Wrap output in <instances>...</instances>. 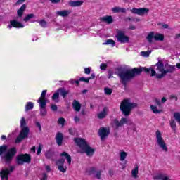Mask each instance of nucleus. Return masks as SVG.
<instances>
[{"instance_id": "1", "label": "nucleus", "mask_w": 180, "mask_h": 180, "mask_svg": "<svg viewBox=\"0 0 180 180\" xmlns=\"http://www.w3.org/2000/svg\"><path fill=\"white\" fill-rule=\"evenodd\" d=\"M157 70L159 74H157V72L154 70V69L146 68H140L134 69H121L118 71L117 75L120 79V82L123 85H126L129 81L133 79L136 77L137 74H141L144 71L147 72V74H150V77H155L158 79H161V78H164L167 74H172L175 71V65H172L168 63L164 65V63L161 62H158L156 64Z\"/></svg>"}, {"instance_id": "2", "label": "nucleus", "mask_w": 180, "mask_h": 180, "mask_svg": "<svg viewBox=\"0 0 180 180\" xmlns=\"http://www.w3.org/2000/svg\"><path fill=\"white\" fill-rule=\"evenodd\" d=\"M16 148L13 147L8 150V146L2 145L0 146L1 161H4L6 164H9L16 155Z\"/></svg>"}, {"instance_id": "3", "label": "nucleus", "mask_w": 180, "mask_h": 180, "mask_svg": "<svg viewBox=\"0 0 180 180\" xmlns=\"http://www.w3.org/2000/svg\"><path fill=\"white\" fill-rule=\"evenodd\" d=\"M26 120L25 117H22L20 121V127L21 129L19 136L15 139V143H19L25 139L29 137V133H30V129L27 126Z\"/></svg>"}, {"instance_id": "4", "label": "nucleus", "mask_w": 180, "mask_h": 180, "mask_svg": "<svg viewBox=\"0 0 180 180\" xmlns=\"http://www.w3.org/2000/svg\"><path fill=\"white\" fill-rule=\"evenodd\" d=\"M74 141L81 148L83 153H86L88 157H92L94 155L95 149L91 148L84 139L76 138L74 139Z\"/></svg>"}, {"instance_id": "5", "label": "nucleus", "mask_w": 180, "mask_h": 180, "mask_svg": "<svg viewBox=\"0 0 180 180\" xmlns=\"http://www.w3.org/2000/svg\"><path fill=\"white\" fill-rule=\"evenodd\" d=\"M74 141L81 148L83 153H86L88 157H92L94 155L95 149L91 148L84 139L76 138L74 139Z\"/></svg>"}, {"instance_id": "6", "label": "nucleus", "mask_w": 180, "mask_h": 180, "mask_svg": "<svg viewBox=\"0 0 180 180\" xmlns=\"http://www.w3.org/2000/svg\"><path fill=\"white\" fill-rule=\"evenodd\" d=\"M136 106H137L136 103H131L130 100L125 99L122 101L120 108L124 116H129L131 112V109L136 108Z\"/></svg>"}, {"instance_id": "7", "label": "nucleus", "mask_w": 180, "mask_h": 180, "mask_svg": "<svg viewBox=\"0 0 180 180\" xmlns=\"http://www.w3.org/2000/svg\"><path fill=\"white\" fill-rule=\"evenodd\" d=\"M156 136V143L162 150V151H165V153H168V146H167V143H165V141L164 140V138H162V134L160 130H158L155 133Z\"/></svg>"}, {"instance_id": "8", "label": "nucleus", "mask_w": 180, "mask_h": 180, "mask_svg": "<svg viewBox=\"0 0 180 180\" xmlns=\"http://www.w3.org/2000/svg\"><path fill=\"white\" fill-rule=\"evenodd\" d=\"M17 160V164L18 165H23L25 162L27 164H29L32 161V156H30V154H20L18 155L16 158Z\"/></svg>"}, {"instance_id": "9", "label": "nucleus", "mask_w": 180, "mask_h": 180, "mask_svg": "<svg viewBox=\"0 0 180 180\" xmlns=\"http://www.w3.org/2000/svg\"><path fill=\"white\" fill-rule=\"evenodd\" d=\"M115 37L120 43H129V40H130V38L126 36V32L122 30L117 31Z\"/></svg>"}, {"instance_id": "10", "label": "nucleus", "mask_w": 180, "mask_h": 180, "mask_svg": "<svg viewBox=\"0 0 180 180\" xmlns=\"http://www.w3.org/2000/svg\"><path fill=\"white\" fill-rule=\"evenodd\" d=\"M15 169V167L11 166L10 168L2 169L0 171V176L1 180H8L9 179V174L12 172Z\"/></svg>"}, {"instance_id": "11", "label": "nucleus", "mask_w": 180, "mask_h": 180, "mask_svg": "<svg viewBox=\"0 0 180 180\" xmlns=\"http://www.w3.org/2000/svg\"><path fill=\"white\" fill-rule=\"evenodd\" d=\"M131 13H134V15H139V16H144L145 15H148L150 9L147 8H133L132 9H131Z\"/></svg>"}, {"instance_id": "12", "label": "nucleus", "mask_w": 180, "mask_h": 180, "mask_svg": "<svg viewBox=\"0 0 180 180\" xmlns=\"http://www.w3.org/2000/svg\"><path fill=\"white\" fill-rule=\"evenodd\" d=\"M110 133V130L106 127H101L98 130V136L101 140H103L105 137H108Z\"/></svg>"}, {"instance_id": "13", "label": "nucleus", "mask_w": 180, "mask_h": 180, "mask_svg": "<svg viewBox=\"0 0 180 180\" xmlns=\"http://www.w3.org/2000/svg\"><path fill=\"white\" fill-rule=\"evenodd\" d=\"M12 27H15L17 29H22L25 27V25L22 24V22L13 20L10 22V25H8V29H12Z\"/></svg>"}, {"instance_id": "14", "label": "nucleus", "mask_w": 180, "mask_h": 180, "mask_svg": "<svg viewBox=\"0 0 180 180\" xmlns=\"http://www.w3.org/2000/svg\"><path fill=\"white\" fill-rule=\"evenodd\" d=\"M153 179L156 180H171V176H169L168 174L165 173H159L156 174Z\"/></svg>"}, {"instance_id": "15", "label": "nucleus", "mask_w": 180, "mask_h": 180, "mask_svg": "<svg viewBox=\"0 0 180 180\" xmlns=\"http://www.w3.org/2000/svg\"><path fill=\"white\" fill-rule=\"evenodd\" d=\"M111 126L114 130H117L119 127H123L122 118L119 121L117 120H113L111 122Z\"/></svg>"}, {"instance_id": "16", "label": "nucleus", "mask_w": 180, "mask_h": 180, "mask_svg": "<svg viewBox=\"0 0 180 180\" xmlns=\"http://www.w3.org/2000/svg\"><path fill=\"white\" fill-rule=\"evenodd\" d=\"M47 105V103H39V115L41 116H46L47 115V109L46 108V106Z\"/></svg>"}, {"instance_id": "17", "label": "nucleus", "mask_w": 180, "mask_h": 180, "mask_svg": "<svg viewBox=\"0 0 180 180\" xmlns=\"http://www.w3.org/2000/svg\"><path fill=\"white\" fill-rule=\"evenodd\" d=\"M112 12L113 13H126L127 12V10L124 8L120 7V6H115L111 8Z\"/></svg>"}, {"instance_id": "18", "label": "nucleus", "mask_w": 180, "mask_h": 180, "mask_svg": "<svg viewBox=\"0 0 180 180\" xmlns=\"http://www.w3.org/2000/svg\"><path fill=\"white\" fill-rule=\"evenodd\" d=\"M100 20L101 22H105L108 25H110L111 23H113V17H112V15H106V16L100 18Z\"/></svg>"}, {"instance_id": "19", "label": "nucleus", "mask_w": 180, "mask_h": 180, "mask_svg": "<svg viewBox=\"0 0 180 180\" xmlns=\"http://www.w3.org/2000/svg\"><path fill=\"white\" fill-rule=\"evenodd\" d=\"M70 13H71V11L70 10H63L56 12L57 16H61L62 18H67Z\"/></svg>"}, {"instance_id": "20", "label": "nucleus", "mask_w": 180, "mask_h": 180, "mask_svg": "<svg viewBox=\"0 0 180 180\" xmlns=\"http://www.w3.org/2000/svg\"><path fill=\"white\" fill-rule=\"evenodd\" d=\"M26 11V4H23L17 11L18 18L17 19L20 18L22 19V16H23V12Z\"/></svg>"}, {"instance_id": "21", "label": "nucleus", "mask_w": 180, "mask_h": 180, "mask_svg": "<svg viewBox=\"0 0 180 180\" xmlns=\"http://www.w3.org/2000/svg\"><path fill=\"white\" fill-rule=\"evenodd\" d=\"M81 103L77 100H74L72 103V108L75 112H79L81 110Z\"/></svg>"}, {"instance_id": "22", "label": "nucleus", "mask_w": 180, "mask_h": 180, "mask_svg": "<svg viewBox=\"0 0 180 180\" xmlns=\"http://www.w3.org/2000/svg\"><path fill=\"white\" fill-rule=\"evenodd\" d=\"M47 94V90H44L41 94V98L37 100L38 103H46V95Z\"/></svg>"}, {"instance_id": "23", "label": "nucleus", "mask_w": 180, "mask_h": 180, "mask_svg": "<svg viewBox=\"0 0 180 180\" xmlns=\"http://www.w3.org/2000/svg\"><path fill=\"white\" fill-rule=\"evenodd\" d=\"M58 92H59L60 96H62L63 98H66L67 95L70 94V91L65 90V89L64 88L58 89Z\"/></svg>"}, {"instance_id": "24", "label": "nucleus", "mask_w": 180, "mask_h": 180, "mask_svg": "<svg viewBox=\"0 0 180 180\" xmlns=\"http://www.w3.org/2000/svg\"><path fill=\"white\" fill-rule=\"evenodd\" d=\"M63 134L60 132H58L56 136V143L58 146H61V144H63Z\"/></svg>"}, {"instance_id": "25", "label": "nucleus", "mask_w": 180, "mask_h": 180, "mask_svg": "<svg viewBox=\"0 0 180 180\" xmlns=\"http://www.w3.org/2000/svg\"><path fill=\"white\" fill-rule=\"evenodd\" d=\"M108 115V108H104L103 111L98 114V119H105Z\"/></svg>"}, {"instance_id": "26", "label": "nucleus", "mask_w": 180, "mask_h": 180, "mask_svg": "<svg viewBox=\"0 0 180 180\" xmlns=\"http://www.w3.org/2000/svg\"><path fill=\"white\" fill-rule=\"evenodd\" d=\"M84 4L82 1H69L70 6L75 7V6H81Z\"/></svg>"}, {"instance_id": "27", "label": "nucleus", "mask_w": 180, "mask_h": 180, "mask_svg": "<svg viewBox=\"0 0 180 180\" xmlns=\"http://www.w3.org/2000/svg\"><path fill=\"white\" fill-rule=\"evenodd\" d=\"M131 176L134 179L139 178V166H136L134 169L131 170Z\"/></svg>"}, {"instance_id": "28", "label": "nucleus", "mask_w": 180, "mask_h": 180, "mask_svg": "<svg viewBox=\"0 0 180 180\" xmlns=\"http://www.w3.org/2000/svg\"><path fill=\"white\" fill-rule=\"evenodd\" d=\"M122 123H123V124H128L129 126L132 125L134 127L135 126L133 121H131V120L128 119V118L122 117Z\"/></svg>"}, {"instance_id": "29", "label": "nucleus", "mask_w": 180, "mask_h": 180, "mask_svg": "<svg viewBox=\"0 0 180 180\" xmlns=\"http://www.w3.org/2000/svg\"><path fill=\"white\" fill-rule=\"evenodd\" d=\"M119 155H120V160L122 162L124 161V160H126V158H127V153H126L123 150L120 151Z\"/></svg>"}, {"instance_id": "30", "label": "nucleus", "mask_w": 180, "mask_h": 180, "mask_svg": "<svg viewBox=\"0 0 180 180\" xmlns=\"http://www.w3.org/2000/svg\"><path fill=\"white\" fill-rule=\"evenodd\" d=\"M60 155H61V157H65V159L67 160L69 165H71V155H70L68 153H67V152H63L60 154Z\"/></svg>"}, {"instance_id": "31", "label": "nucleus", "mask_w": 180, "mask_h": 180, "mask_svg": "<svg viewBox=\"0 0 180 180\" xmlns=\"http://www.w3.org/2000/svg\"><path fill=\"white\" fill-rule=\"evenodd\" d=\"M103 46H108L109 44H111L112 47H115L116 45V43L115 41L112 39H107L104 43H103Z\"/></svg>"}, {"instance_id": "32", "label": "nucleus", "mask_w": 180, "mask_h": 180, "mask_svg": "<svg viewBox=\"0 0 180 180\" xmlns=\"http://www.w3.org/2000/svg\"><path fill=\"white\" fill-rule=\"evenodd\" d=\"M34 107V104H33L32 102H27L25 105V112H27V110H32L33 108Z\"/></svg>"}, {"instance_id": "33", "label": "nucleus", "mask_w": 180, "mask_h": 180, "mask_svg": "<svg viewBox=\"0 0 180 180\" xmlns=\"http://www.w3.org/2000/svg\"><path fill=\"white\" fill-rule=\"evenodd\" d=\"M170 127L173 131H176V122L174 120H171L169 122Z\"/></svg>"}, {"instance_id": "34", "label": "nucleus", "mask_w": 180, "mask_h": 180, "mask_svg": "<svg viewBox=\"0 0 180 180\" xmlns=\"http://www.w3.org/2000/svg\"><path fill=\"white\" fill-rule=\"evenodd\" d=\"M155 33L154 32H150L148 34L146 39L149 43H153V39H154Z\"/></svg>"}, {"instance_id": "35", "label": "nucleus", "mask_w": 180, "mask_h": 180, "mask_svg": "<svg viewBox=\"0 0 180 180\" xmlns=\"http://www.w3.org/2000/svg\"><path fill=\"white\" fill-rule=\"evenodd\" d=\"M58 98H60V93L58 92V90H57L52 96V101H54V102H58Z\"/></svg>"}, {"instance_id": "36", "label": "nucleus", "mask_w": 180, "mask_h": 180, "mask_svg": "<svg viewBox=\"0 0 180 180\" xmlns=\"http://www.w3.org/2000/svg\"><path fill=\"white\" fill-rule=\"evenodd\" d=\"M154 39L156 41H162L164 40V35H162V34L156 33L155 34Z\"/></svg>"}, {"instance_id": "37", "label": "nucleus", "mask_w": 180, "mask_h": 180, "mask_svg": "<svg viewBox=\"0 0 180 180\" xmlns=\"http://www.w3.org/2000/svg\"><path fill=\"white\" fill-rule=\"evenodd\" d=\"M34 18V15L33 13L27 15L25 18L23 19L24 22H29L30 19H33Z\"/></svg>"}, {"instance_id": "38", "label": "nucleus", "mask_w": 180, "mask_h": 180, "mask_svg": "<svg viewBox=\"0 0 180 180\" xmlns=\"http://www.w3.org/2000/svg\"><path fill=\"white\" fill-rule=\"evenodd\" d=\"M88 175H93L96 172V169L95 167H91L86 170Z\"/></svg>"}, {"instance_id": "39", "label": "nucleus", "mask_w": 180, "mask_h": 180, "mask_svg": "<svg viewBox=\"0 0 180 180\" xmlns=\"http://www.w3.org/2000/svg\"><path fill=\"white\" fill-rule=\"evenodd\" d=\"M53 150H47L45 153V157L49 160L50 158H51V157H53Z\"/></svg>"}, {"instance_id": "40", "label": "nucleus", "mask_w": 180, "mask_h": 180, "mask_svg": "<svg viewBox=\"0 0 180 180\" xmlns=\"http://www.w3.org/2000/svg\"><path fill=\"white\" fill-rule=\"evenodd\" d=\"M150 109L153 113H161V110H158L155 105H151Z\"/></svg>"}, {"instance_id": "41", "label": "nucleus", "mask_w": 180, "mask_h": 180, "mask_svg": "<svg viewBox=\"0 0 180 180\" xmlns=\"http://www.w3.org/2000/svg\"><path fill=\"white\" fill-rule=\"evenodd\" d=\"M151 54V51L148 50L147 51H141V56L142 57H148Z\"/></svg>"}, {"instance_id": "42", "label": "nucleus", "mask_w": 180, "mask_h": 180, "mask_svg": "<svg viewBox=\"0 0 180 180\" xmlns=\"http://www.w3.org/2000/svg\"><path fill=\"white\" fill-rule=\"evenodd\" d=\"M102 170L96 172L94 177H96V179H101V176H102Z\"/></svg>"}, {"instance_id": "43", "label": "nucleus", "mask_w": 180, "mask_h": 180, "mask_svg": "<svg viewBox=\"0 0 180 180\" xmlns=\"http://www.w3.org/2000/svg\"><path fill=\"white\" fill-rule=\"evenodd\" d=\"M58 169H59V171L60 172H63V174L67 172V168L64 167V166H63V165H58Z\"/></svg>"}, {"instance_id": "44", "label": "nucleus", "mask_w": 180, "mask_h": 180, "mask_svg": "<svg viewBox=\"0 0 180 180\" xmlns=\"http://www.w3.org/2000/svg\"><path fill=\"white\" fill-rule=\"evenodd\" d=\"M104 92H105V95H112V92H113V91L112 90V89L105 88Z\"/></svg>"}, {"instance_id": "45", "label": "nucleus", "mask_w": 180, "mask_h": 180, "mask_svg": "<svg viewBox=\"0 0 180 180\" xmlns=\"http://www.w3.org/2000/svg\"><path fill=\"white\" fill-rule=\"evenodd\" d=\"M65 162V159L61 158L56 162V165H64V163Z\"/></svg>"}, {"instance_id": "46", "label": "nucleus", "mask_w": 180, "mask_h": 180, "mask_svg": "<svg viewBox=\"0 0 180 180\" xmlns=\"http://www.w3.org/2000/svg\"><path fill=\"white\" fill-rule=\"evenodd\" d=\"M41 27H47V22L44 20H41L38 22Z\"/></svg>"}, {"instance_id": "47", "label": "nucleus", "mask_w": 180, "mask_h": 180, "mask_svg": "<svg viewBox=\"0 0 180 180\" xmlns=\"http://www.w3.org/2000/svg\"><path fill=\"white\" fill-rule=\"evenodd\" d=\"M58 123H59V124H61L62 126H64V124H65V119L63 117L59 118L58 120Z\"/></svg>"}, {"instance_id": "48", "label": "nucleus", "mask_w": 180, "mask_h": 180, "mask_svg": "<svg viewBox=\"0 0 180 180\" xmlns=\"http://www.w3.org/2000/svg\"><path fill=\"white\" fill-rule=\"evenodd\" d=\"M43 150V145L42 144H39L38 148H37V155H40V153H41V150Z\"/></svg>"}, {"instance_id": "49", "label": "nucleus", "mask_w": 180, "mask_h": 180, "mask_svg": "<svg viewBox=\"0 0 180 180\" xmlns=\"http://www.w3.org/2000/svg\"><path fill=\"white\" fill-rule=\"evenodd\" d=\"M51 109L53 112H56V111H57V109H58V107H57V105L56 104H51Z\"/></svg>"}, {"instance_id": "50", "label": "nucleus", "mask_w": 180, "mask_h": 180, "mask_svg": "<svg viewBox=\"0 0 180 180\" xmlns=\"http://www.w3.org/2000/svg\"><path fill=\"white\" fill-rule=\"evenodd\" d=\"M79 81H82V82H86V84H88L89 82V79L85 78V77H80L79 79Z\"/></svg>"}, {"instance_id": "51", "label": "nucleus", "mask_w": 180, "mask_h": 180, "mask_svg": "<svg viewBox=\"0 0 180 180\" xmlns=\"http://www.w3.org/2000/svg\"><path fill=\"white\" fill-rule=\"evenodd\" d=\"M35 126H37L39 130V131H41V124L39 122H35Z\"/></svg>"}, {"instance_id": "52", "label": "nucleus", "mask_w": 180, "mask_h": 180, "mask_svg": "<svg viewBox=\"0 0 180 180\" xmlns=\"http://www.w3.org/2000/svg\"><path fill=\"white\" fill-rule=\"evenodd\" d=\"M106 67H108V65L105 63H101L100 65L101 70H106Z\"/></svg>"}, {"instance_id": "53", "label": "nucleus", "mask_w": 180, "mask_h": 180, "mask_svg": "<svg viewBox=\"0 0 180 180\" xmlns=\"http://www.w3.org/2000/svg\"><path fill=\"white\" fill-rule=\"evenodd\" d=\"M26 0H17L15 5H22Z\"/></svg>"}, {"instance_id": "54", "label": "nucleus", "mask_w": 180, "mask_h": 180, "mask_svg": "<svg viewBox=\"0 0 180 180\" xmlns=\"http://www.w3.org/2000/svg\"><path fill=\"white\" fill-rule=\"evenodd\" d=\"M47 178H48L47 174L44 173L42 174V178L41 179V180H47Z\"/></svg>"}, {"instance_id": "55", "label": "nucleus", "mask_w": 180, "mask_h": 180, "mask_svg": "<svg viewBox=\"0 0 180 180\" xmlns=\"http://www.w3.org/2000/svg\"><path fill=\"white\" fill-rule=\"evenodd\" d=\"M69 133L70 134H71L72 136H74V134H75V130L74 129H69Z\"/></svg>"}, {"instance_id": "56", "label": "nucleus", "mask_w": 180, "mask_h": 180, "mask_svg": "<svg viewBox=\"0 0 180 180\" xmlns=\"http://www.w3.org/2000/svg\"><path fill=\"white\" fill-rule=\"evenodd\" d=\"M155 102L156 105H158V106H161V101L160 100H158V98H155Z\"/></svg>"}, {"instance_id": "57", "label": "nucleus", "mask_w": 180, "mask_h": 180, "mask_svg": "<svg viewBox=\"0 0 180 180\" xmlns=\"http://www.w3.org/2000/svg\"><path fill=\"white\" fill-rule=\"evenodd\" d=\"M84 72L85 74H91V69H89V68H86L84 69Z\"/></svg>"}, {"instance_id": "58", "label": "nucleus", "mask_w": 180, "mask_h": 180, "mask_svg": "<svg viewBox=\"0 0 180 180\" xmlns=\"http://www.w3.org/2000/svg\"><path fill=\"white\" fill-rule=\"evenodd\" d=\"M170 99H174L176 101H178V97L175 95L170 96Z\"/></svg>"}, {"instance_id": "59", "label": "nucleus", "mask_w": 180, "mask_h": 180, "mask_svg": "<svg viewBox=\"0 0 180 180\" xmlns=\"http://www.w3.org/2000/svg\"><path fill=\"white\" fill-rule=\"evenodd\" d=\"M95 79V74L92 73L90 77H88L89 81Z\"/></svg>"}, {"instance_id": "60", "label": "nucleus", "mask_w": 180, "mask_h": 180, "mask_svg": "<svg viewBox=\"0 0 180 180\" xmlns=\"http://www.w3.org/2000/svg\"><path fill=\"white\" fill-rule=\"evenodd\" d=\"M74 120H75V123H78L80 120V118L75 116V118H74Z\"/></svg>"}, {"instance_id": "61", "label": "nucleus", "mask_w": 180, "mask_h": 180, "mask_svg": "<svg viewBox=\"0 0 180 180\" xmlns=\"http://www.w3.org/2000/svg\"><path fill=\"white\" fill-rule=\"evenodd\" d=\"M31 151L33 153V154L36 153V146H32L31 148Z\"/></svg>"}, {"instance_id": "62", "label": "nucleus", "mask_w": 180, "mask_h": 180, "mask_svg": "<svg viewBox=\"0 0 180 180\" xmlns=\"http://www.w3.org/2000/svg\"><path fill=\"white\" fill-rule=\"evenodd\" d=\"M129 29H130L131 30H136V26H134V25H131L129 26Z\"/></svg>"}, {"instance_id": "63", "label": "nucleus", "mask_w": 180, "mask_h": 180, "mask_svg": "<svg viewBox=\"0 0 180 180\" xmlns=\"http://www.w3.org/2000/svg\"><path fill=\"white\" fill-rule=\"evenodd\" d=\"M46 172H50V171H51L50 166H46Z\"/></svg>"}, {"instance_id": "64", "label": "nucleus", "mask_w": 180, "mask_h": 180, "mask_svg": "<svg viewBox=\"0 0 180 180\" xmlns=\"http://www.w3.org/2000/svg\"><path fill=\"white\" fill-rule=\"evenodd\" d=\"M127 20H129V22H131V21H134V19H133L130 17H128V18H127Z\"/></svg>"}]
</instances>
